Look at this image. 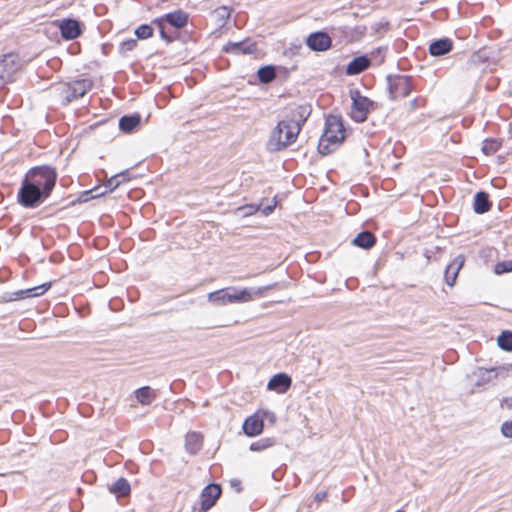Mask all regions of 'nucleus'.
Segmentation results:
<instances>
[{"mask_svg":"<svg viewBox=\"0 0 512 512\" xmlns=\"http://www.w3.org/2000/svg\"><path fill=\"white\" fill-rule=\"evenodd\" d=\"M231 485H232V486H234V487H236V488H237V490H238V491H240V487H239V486H240V481H238V480H232V481H231Z\"/></svg>","mask_w":512,"mask_h":512,"instance_id":"43","label":"nucleus"},{"mask_svg":"<svg viewBox=\"0 0 512 512\" xmlns=\"http://www.w3.org/2000/svg\"><path fill=\"white\" fill-rule=\"evenodd\" d=\"M266 412L258 411L249 416L243 423V431L249 437L258 436L262 433L264 428V418Z\"/></svg>","mask_w":512,"mask_h":512,"instance_id":"9","label":"nucleus"},{"mask_svg":"<svg viewBox=\"0 0 512 512\" xmlns=\"http://www.w3.org/2000/svg\"><path fill=\"white\" fill-rule=\"evenodd\" d=\"M136 45H137L136 40L130 39L121 44V49L123 51H131L136 47Z\"/></svg>","mask_w":512,"mask_h":512,"instance_id":"39","label":"nucleus"},{"mask_svg":"<svg viewBox=\"0 0 512 512\" xmlns=\"http://www.w3.org/2000/svg\"><path fill=\"white\" fill-rule=\"evenodd\" d=\"M231 9L226 6H221L214 10L213 17L219 26H223L226 20L230 17Z\"/></svg>","mask_w":512,"mask_h":512,"instance_id":"28","label":"nucleus"},{"mask_svg":"<svg viewBox=\"0 0 512 512\" xmlns=\"http://www.w3.org/2000/svg\"><path fill=\"white\" fill-rule=\"evenodd\" d=\"M500 147V143L496 140H487L484 142L482 150L486 155L495 153Z\"/></svg>","mask_w":512,"mask_h":512,"instance_id":"32","label":"nucleus"},{"mask_svg":"<svg viewBox=\"0 0 512 512\" xmlns=\"http://www.w3.org/2000/svg\"><path fill=\"white\" fill-rule=\"evenodd\" d=\"M202 440L203 438L199 433H188L185 443L187 451H189L191 454H195L201 448Z\"/></svg>","mask_w":512,"mask_h":512,"instance_id":"25","label":"nucleus"},{"mask_svg":"<svg viewBox=\"0 0 512 512\" xmlns=\"http://www.w3.org/2000/svg\"><path fill=\"white\" fill-rule=\"evenodd\" d=\"M291 386V378L284 374L279 373L274 375L268 382L267 388L269 390H275L279 393L286 392Z\"/></svg>","mask_w":512,"mask_h":512,"instance_id":"17","label":"nucleus"},{"mask_svg":"<svg viewBox=\"0 0 512 512\" xmlns=\"http://www.w3.org/2000/svg\"><path fill=\"white\" fill-rule=\"evenodd\" d=\"M350 97L352 100L351 118L356 122H364L367 119L372 102L367 97L362 96L357 90H351Z\"/></svg>","mask_w":512,"mask_h":512,"instance_id":"5","label":"nucleus"},{"mask_svg":"<svg viewBox=\"0 0 512 512\" xmlns=\"http://www.w3.org/2000/svg\"><path fill=\"white\" fill-rule=\"evenodd\" d=\"M116 176H117L118 180H121V183L127 182L130 180L127 172L118 173V174H116Z\"/></svg>","mask_w":512,"mask_h":512,"instance_id":"41","label":"nucleus"},{"mask_svg":"<svg viewBox=\"0 0 512 512\" xmlns=\"http://www.w3.org/2000/svg\"><path fill=\"white\" fill-rule=\"evenodd\" d=\"M117 496H125L130 492V484L124 478H119L110 488Z\"/></svg>","mask_w":512,"mask_h":512,"instance_id":"27","label":"nucleus"},{"mask_svg":"<svg viewBox=\"0 0 512 512\" xmlns=\"http://www.w3.org/2000/svg\"><path fill=\"white\" fill-rule=\"evenodd\" d=\"M452 41L448 38H443L432 42L429 46V52L433 56H441L447 54L452 49Z\"/></svg>","mask_w":512,"mask_h":512,"instance_id":"19","label":"nucleus"},{"mask_svg":"<svg viewBox=\"0 0 512 512\" xmlns=\"http://www.w3.org/2000/svg\"><path fill=\"white\" fill-rule=\"evenodd\" d=\"M512 369V365H503L492 369L480 370V377L483 381L488 382L497 377H506Z\"/></svg>","mask_w":512,"mask_h":512,"instance_id":"18","label":"nucleus"},{"mask_svg":"<svg viewBox=\"0 0 512 512\" xmlns=\"http://www.w3.org/2000/svg\"><path fill=\"white\" fill-rule=\"evenodd\" d=\"M165 22L169 23L175 28H182L187 24V15L181 11H175L154 20V23L157 24L158 28L160 29L161 37L168 39V36L165 33Z\"/></svg>","mask_w":512,"mask_h":512,"instance_id":"7","label":"nucleus"},{"mask_svg":"<svg viewBox=\"0 0 512 512\" xmlns=\"http://www.w3.org/2000/svg\"><path fill=\"white\" fill-rule=\"evenodd\" d=\"M395 512H404V510L399 509V510H397V511H395Z\"/></svg>","mask_w":512,"mask_h":512,"instance_id":"44","label":"nucleus"},{"mask_svg":"<svg viewBox=\"0 0 512 512\" xmlns=\"http://www.w3.org/2000/svg\"><path fill=\"white\" fill-rule=\"evenodd\" d=\"M464 262H465L464 256L458 255L447 266V268L445 270V281H446L447 285L453 286L455 284L458 273H459L460 269L463 267Z\"/></svg>","mask_w":512,"mask_h":512,"instance_id":"14","label":"nucleus"},{"mask_svg":"<svg viewBox=\"0 0 512 512\" xmlns=\"http://www.w3.org/2000/svg\"><path fill=\"white\" fill-rule=\"evenodd\" d=\"M501 405L507 409H512V396L504 398Z\"/></svg>","mask_w":512,"mask_h":512,"instance_id":"40","label":"nucleus"},{"mask_svg":"<svg viewBox=\"0 0 512 512\" xmlns=\"http://www.w3.org/2000/svg\"><path fill=\"white\" fill-rule=\"evenodd\" d=\"M224 51L236 55L252 54L256 51V45L250 41L229 42L224 46Z\"/></svg>","mask_w":512,"mask_h":512,"instance_id":"15","label":"nucleus"},{"mask_svg":"<svg viewBox=\"0 0 512 512\" xmlns=\"http://www.w3.org/2000/svg\"><path fill=\"white\" fill-rule=\"evenodd\" d=\"M369 64L370 61L365 56L356 57L347 65L346 73L348 75L359 74L368 68Z\"/></svg>","mask_w":512,"mask_h":512,"instance_id":"20","label":"nucleus"},{"mask_svg":"<svg viewBox=\"0 0 512 512\" xmlns=\"http://www.w3.org/2000/svg\"><path fill=\"white\" fill-rule=\"evenodd\" d=\"M56 178L57 174L53 168L42 166L32 169L26 180L43 191L44 196L47 197L55 186Z\"/></svg>","mask_w":512,"mask_h":512,"instance_id":"4","label":"nucleus"},{"mask_svg":"<svg viewBox=\"0 0 512 512\" xmlns=\"http://www.w3.org/2000/svg\"><path fill=\"white\" fill-rule=\"evenodd\" d=\"M490 203L488 200V194L485 192H478L474 199V211L478 214L489 211Z\"/></svg>","mask_w":512,"mask_h":512,"instance_id":"24","label":"nucleus"},{"mask_svg":"<svg viewBox=\"0 0 512 512\" xmlns=\"http://www.w3.org/2000/svg\"><path fill=\"white\" fill-rule=\"evenodd\" d=\"M277 205V202L275 200V198L271 201L270 204L266 205V206H262V208L260 207L262 213L265 215V216H268L269 214H271L273 212V210L275 209Z\"/></svg>","mask_w":512,"mask_h":512,"instance_id":"38","label":"nucleus"},{"mask_svg":"<svg viewBox=\"0 0 512 512\" xmlns=\"http://www.w3.org/2000/svg\"><path fill=\"white\" fill-rule=\"evenodd\" d=\"M51 287V283H44L42 285L29 288L26 290H20L15 293L17 298H29V297H37L43 295L49 288Z\"/></svg>","mask_w":512,"mask_h":512,"instance_id":"22","label":"nucleus"},{"mask_svg":"<svg viewBox=\"0 0 512 512\" xmlns=\"http://www.w3.org/2000/svg\"><path fill=\"white\" fill-rule=\"evenodd\" d=\"M412 89L411 80L407 76H398L390 81L389 93L391 98L398 99L409 95Z\"/></svg>","mask_w":512,"mask_h":512,"instance_id":"10","label":"nucleus"},{"mask_svg":"<svg viewBox=\"0 0 512 512\" xmlns=\"http://www.w3.org/2000/svg\"><path fill=\"white\" fill-rule=\"evenodd\" d=\"M135 397L142 405H150L156 398L155 391L149 387H141L135 391Z\"/></svg>","mask_w":512,"mask_h":512,"instance_id":"23","label":"nucleus"},{"mask_svg":"<svg viewBox=\"0 0 512 512\" xmlns=\"http://www.w3.org/2000/svg\"><path fill=\"white\" fill-rule=\"evenodd\" d=\"M92 85L90 79H80L69 84H64L62 87L67 93L66 102L83 97L92 88Z\"/></svg>","mask_w":512,"mask_h":512,"instance_id":"8","label":"nucleus"},{"mask_svg":"<svg viewBox=\"0 0 512 512\" xmlns=\"http://www.w3.org/2000/svg\"><path fill=\"white\" fill-rule=\"evenodd\" d=\"M307 46L314 51H326L331 47L332 40L327 33L315 32L308 36Z\"/></svg>","mask_w":512,"mask_h":512,"instance_id":"12","label":"nucleus"},{"mask_svg":"<svg viewBox=\"0 0 512 512\" xmlns=\"http://www.w3.org/2000/svg\"><path fill=\"white\" fill-rule=\"evenodd\" d=\"M345 139V129L338 116L330 115L326 118L325 129L320 138L318 150L321 154L331 153Z\"/></svg>","mask_w":512,"mask_h":512,"instance_id":"3","label":"nucleus"},{"mask_svg":"<svg viewBox=\"0 0 512 512\" xmlns=\"http://www.w3.org/2000/svg\"><path fill=\"white\" fill-rule=\"evenodd\" d=\"M276 287L277 283L257 288H224L209 293L207 299L208 302L217 306L233 303H247L253 301L255 298L264 296L265 292L275 289Z\"/></svg>","mask_w":512,"mask_h":512,"instance_id":"2","label":"nucleus"},{"mask_svg":"<svg viewBox=\"0 0 512 512\" xmlns=\"http://www.w3.org/2000/svg\"><path fill=\"white\" fill-rule=\"evenodd\" d=\"M139 39H147L152 36L153 29L149 25H141L135 31Z\"/></svg>","mask_w":512,"mask_h":512,"instance_id":"33","label":"nucleus"},{"mask_svg":"<svg viewBox=\"0 0 512 512\" xmlns=\"http://www.w3.org/2000/svg\"><path fill=\"white\" fill-rule=\"evenodd\" d=\"M221 495V488L217 484H210L204 488L201 494V508L203 511L209 510Z\"/></svg>","mask_w":512,"mask_h":512,"instance_id":"13","label":"nucleus"},{"mask_svg":"<svg viewBox=\"0 0 512 512\" xmlns=\"http://www.w3.org/2000/svg\"><path fill=\"white\" fill-rule=\"evenodd\" d=\"M309 114L310 109L306 106L292 109L273 129L267 144L268 150L281 151L294 143Z\"/></svg>","mask_w":512,"mask_h":512,"instance_id":"1","label":"nucleus"},{"mask_svg":"<svg viewBox=\"0 0 512 512\" xmlns=\"http://www.w3.org/2000/svg\"><path fill=\"white\" fill-rule=\"evenodd\" d=\"M239 211L243 212L244 216L252 215L256 213L258 210H260V206L256 205H245L238 208Z\"/></svg>","mask_w":512,"mask_h":512,"instance_id":"36","label":"nucleus"},{"mask_svg":"<svg viewBox=\"0 0 512 512\" xmlns=\"http://www.w3.org/2000/svg\"><path fill=\"white\" fill-rule=\"evenodd\" d=\"M501 433L506 438H512V421H505L501 424Z\"/></svg>","mask_w":512,"mask_h":512,"instance_id":"35","label":"nucleus"},{"mask_svg":"<svg viewBox=\"0 0 512 512\" xmlns=\"http://www.w3.org/2000/svg\"><path fill=\"white\" fill-rule=\"evenodd\" d=\"M121 184V180H118L117 176L114 175L112 176L106 183V187L110 190V191H113L115 190L119 185Z\"/></svg>","mask_w":512,"mask_h":512,"instance_id":"37","label":"nucleus"},{"mask_svg":"<svg viewBox=\"0 0 512 512\" xmlns=\"http://www.w3.org/2000/svg\"><path fill=\"white\" fill-rule=\"evenodd\" d=\"M61 35L63 38L67 40L75 39L77 38L80 33V25L78 21L73 19H65L63 20L59 25Z\"/></svg>","mask_w":512,"mask_h":512,"instance_id":"16","label":"nucleus"},{"mask_svg":"<svg viewBox=\"0 0 512 512\" xmlns=\"http://www.w3.org/2000/svg\"><path fill=\"white\" fill-rule=\"evenodd\" d=\"M500 348L506 351H512V332L504 331L497 339Z\"/></svg>","mask_w":512,"mask_h":512,"instance_id":"29","label":"nucleus"},{"mask_svg":"<svg viewBox=\"0 0 512 512\" xmlns=\"http://www.w3.org/2000/svg\"><path fill=\"white\" fill-rule=\"evenodd\" d=\"M494 272L497 275L512 272V260H505L497 263L494 267Z\"/></svg>","mask_w":512,"mask_h":512,"instance_id":"31","label":"nucleus"},{"mask_svg":"<svg viewBox=\"0 0 512 512\" xmlns=\"http://www.w3.org/2000/svg\"><path fill=\"white\" fill-rule=\"evenodd\" d=\"M376 239L371 232L364 231L359 233L352 241L353 245L363 249H369L374 246Z\"/></svg>","mask_w":512,"mask_h":512,"instance_id":"21","label":"nucleus"},{"mask_svg":"<svg viewBox=\"0 0 512 512\" xmlns=\"http://www.w3.org/2000/svg\"><path fill=\"white\" fill-rule=\"evenodd\" d=\"M139 115L123 116L119 120V128L125 132H131L140 123Z\"/></svg>","mask_w":512,"mask_h":512,"instance_id":"26","label":"nucleus"},{"mask_svg":"<svg viewBox=\"0 0 512 512\" xmlns=\"http://www.w3.org/2000/svg\"><path fill=\"white\" fill-rule=\"evenodd\" d=\"M327 498V493L326 492H319L315 495L314 499L317 501V502H322L324 501L325 499Z\"/></svg>","mask_w":512,"mask_h":512,"instance_id":"42","label":"nucleus"},{"mask_svg":"<svg viewBox=\"0 0 512 512\" xmlns=\"http://www.w3.org/2000/svg\"><path fill=\"white\" fill-rule=\"evenodd\" d=\"M258 77H259L261 82L268 83V82L272 81L275 78V71L270 66L261 67L258 70Z\"/></svg>","mask_w":512,"mask_h":512,"instance_id":"30","label":"nucleus"},{"mask_svg":"<svg viewBox=\"0 0 512 512\" xmlns=\"http://www.w3.org/2000/svg\"><path fill=\"white\" fill-rule=\"evenodd\" d=\"M20 68L21 63L18 55H5L2 59H0V80L3 83L12 82Z\"/></svg>","mask_w":512,"mask_h":512,"instance_id":"6","label":"nucleus"},{"mask_svg":"<svg viewBox=\"0 0 512 512\" xmlns=\"http://www.w3.org/2000/svg\"><path fill=\"white\" fill-rule=\"evenodd\" d=\"M273 445V442L270 439H262L250 445V449L252 451H261L266 448H269Z\"/></svg>","mask_w":512,"mask_h":512,"instance_id":"34","label":"nucleus"},{"mask_svg":"<svg viewBox=\"0 0 512 512\" xmlns=\"http://www.w3.org/2000/svg\"><path fill=\"white\" fill-rule=\"evenodd\" d=\"M44 195L43 191L38 189L36 186L28 183V180H25L22 184V187L19 191V198L21 204L26 207L34 206Z\"/></svg>","mask_w":512,"mask_h":512,"instance_id":"11","label":"nucleus"}]
</instances>
